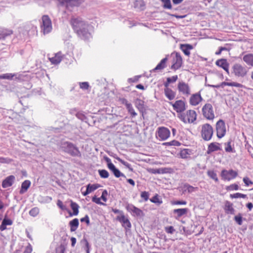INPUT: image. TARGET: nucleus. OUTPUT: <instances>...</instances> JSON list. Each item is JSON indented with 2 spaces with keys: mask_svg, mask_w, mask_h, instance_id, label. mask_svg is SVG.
<instances>
[{
  "mask_svg": "<svg viewBox=\"0 0 253 253\" xmlns=\"http://www.w3.org/2000/svg\"><path fill=\"white\" fill-rule=\"evenodd\" d=\"M117 219L122 223V226L125 228L127 229L131 227L130 222L124 214H122L121 216H118Z\"/></svg>",
  "mask_w": 253,
  "mask_h": 253,
  "instance_id": "15",
  "label": "nucleus"
},
{
  "mask_svg": "<svg viewBox=\"0 0 253 253\" xmlns=\"http://www.w3.org/2000/svg\"><path fill=\"white\" fill-rule=\"evenodd\" d=\"M179 92L183 95L188 96L191 93V89L188 84L180 81L177 84Z\"/></svg>",
  "mask_w": 253,
  "mask_h": 253,
  "instance_id": "8",
  "label": "nucleus"
},
{
  "mask_svg": "<svg viewBox=\"0 0 253 253\" xmlns=\"http://www.w3.org/2000/svg\"><path fill=\"white\" fill-rule=\"evenodd\" d=\"M171 56L172 58L171 68L175 70L178 69L181 67L183 62L180 54L174 52L171 54Z\"/></svg>",
  "mask_w": 253,
  "mask_h": 253,
  "instance_id": "6",
  "label": "nucleus"
},
{
  "mask_svg": "<svg viewBox=\"0 0 253 253\" xmlns=\"http://www.w3.org/2000/svg\"><path fill=\"white\" fill-rule=\"evenodd\" d=\"M132 212L133 213H134L137 216H140L141 215V214L142 213V211L141 210H140L139 209H138L135 207L134 208H133Z\"/></svg>",
  "mask_w": 253,
  "mask_h": 253,
  "instance_id": "57",
  "label": "nucleus"
},
{
  "mask_svg": "<svg viewBox=\"0 0 253 253\" xmlns=\"http://www.w3.org/2000/svg\"><path fill=\"white\" fill-rule=\"evenodd\" d=\"M224 210L227 214H235V210L233 207V204L228 201L225 203Z\"/></svg>",
  "mask_w": 253,
  "mask_h": 253,
  "instance_id": "19",
  "label": "nucleus"
},
{
  "mask_svg": "<svg viewBox=\"0 0 253 253\" xmlns=\"http://www.w3.org/2000/svg\"><path fill=\"white\" fill-rule=\"evenodd\" d=\"M242 216L241 213H239L238 215L234 217L235 221L239 224L241 225L242 224Z\"/></svg>",
  "mask_w": 253,
  "mask_h": 253,
  "instance_id": "46",
  "label": "nucleus"
},
{
  "mask_svg": "<svg viewBox=\"0 0 253 253\" xmlns=\"http://www.w3.org/2000/svg\"><path fill=\"white\" fill-rule=\"evenodd\" d=\"M200 92L193 94L190 97L189 103L192 106L198 105L202 100Z\"/></svg>",
  "mask_w": 253,
  "mask_h": 253,
  "instance_id": "12",
  "label": "nucleus"
},
{
  "mask_svg": "<svg viewBox=\"0 0 253 253\" xmlns=\"http://www.w3.org/2000/svg\"><path fill=\"white\" fill-rule=\"evenodd\" d=\"M99 175L101 178H107L109 177V172L105 169H100L98 170Z\"/></svg>",
  "mask_w": 253,
  "mask_h": 253,
  "instance_id": "39",
  "label": "nucleus"
},
{
  "mask_svg": "<svg viewBox=\"0 0 253 253\" xmlns=\"http://www.w3.org/2000/svg\"><path fill=\"white\" fill-rule=\"evenodd\" d=\"M142 104L143 102L140 100H138L136 102V106L139 111H142V110L143 109Z\"/></svg>",
  "mask_w": 253,
  "mask_h": 253,
  "instance_id": "52",
  "label": "nucleus"
},
{
  "mask_svg": "<svg viewBox=\"0 0 253 253\" xmlns=\"http://www.w3.org/2000/svg\"><path fill=\"white\" fill-rule=\"evenodd\" d=\"M165 231L168 233L173 234L175 232V230L174 229L173 226H170L166 227Z\"/></svg>",
  "mask_w": 253,
  "mask_h": 253,
  "instance_id": "50",
  "label": "nucleus"
},
{
  "mask_svg": "<svg viewBox=\"0 0 253 253\" xmlns=\"http://www.w3.org/2000/svg\"><path fill=\"white\" fill-rule=\"evenodd\" d=\"M218 143L212 142L209 144L208 148L207 153L211 154V152L220 150Z\"/></svg>",
  "mask_w": 253,
  "mask_h": 253,
  "instance_id": "23",
  "label": "nucleus"
},
{
  "mask_svg": "<svg viewBox=\"0 0 253 253\" xmlns=\"http://www.w3.org/2000/svg\"><path fill=\"white\" fill-rule=\"evenodd\" d=\"M101 187L99 184H89L86 186V188L88 189L90 193L97 189L98 188Z\"/></svg>",
  "mask_w": 253,
  "mask_h": 253,
  "instance_id": "36",
  "label": "nucleus"
},
{
  "mask_svg": "<svg viewBox=\"0 0 253 253\" xmlns=\"http://www.w3.org/2000/svg\"><path fill=\"white\" fill-rule=\"evenodd\" d=\"M13 161V160L9 158H4L0 157V163L10 164Z\"/></svg>",
  "mask_w": 253,
  "mask_h": 253,
  "instance_id": "44",
  "label": "nucleus"
},
{
  "mask_svg": "<svg viewBox=\"0 0 253 253\" xmlns=\"http://www.w3.org/2000/svg\"><path fill=\"white\" fill-rule=\"evenodd\" d=\"M12 34V31L8 29H2L0 30V40H3L6 37Z\"/></svg>",
  "mask_w": 253,
  "mask_h": 253,
  "instance_id": "28",
  "label": "nucleus"
},
{
  "mask_svg": "<svg viewBox=\"0 0 253 253\" xmlns=\"http://www.w3.org/2000/svg\"><path fill=\"white\" fill-rule=\"evenodd\" d=\"M108 194V193H107V191L106 190H104L102 193V195L101 196V199L104 201V202H106L107 201V198H106V196Z\"/></svg>",
  "mask_w": 253,
  "mask_h": 253,
  "instance_id": "59",
  "label": "nucleus"
},
{
  "mask_svg": "<svg viewBox=\"0 0 253 253\" xmlns=\"http://www.w3.org/2000/svg\"><path fill=\"white\" fill-rule=\"evenodd\" d=\"M189 154L187 149H184L180 152V156L182 158H187V155Z\"/></svg>",
  "mask_w": 253,
  "mask_h": 253,
  "instance_id": "53",
  "label": "nucleus"
},
{
  "mask_svg": "<svg viewBox=\"0 0 253 253\" xmlns=\"http://www.w3.org/2000/svg\"><path fill=\"white\" fill-rule=\"evenodd\" d=\"M15 180V177L14 175H11L7 176L5 178L2 182V187L5 188L12 186Z\"/></svg>",
  "mask_w": 253,
  "mask_h": 253,
  "instance_id": "14",
  "label": "nucleus"
},
{
  "mask_svg": "<svg viewBox=\"0 0 253 253\" xmlns=\"http://www.w3.org/2000/svg\"><path fill=\"white\" fill-rule=\"evenodd\" d=\"M164 8L171 9V4L170 0H161Z\"/></svg>",
  "mask_w": 253,
  "mask_h": 253,
  "instance_id": "41",
  "label": "nucleus"
},
{
  "mask_svg": "<svg viewBox=\"0 0 253 253\" xmlns=\"http://www.w3.org/2000/svg\"><path fill=\"white\" fill-rule=\"evenodd\" d=\"M212 134L213 128L210 125L206 124L202 126L201 136L204 140H210L211 138Z\"/></svg>",
  "mask_w": 253,
  "mask_h": 253,
  "instance_id": "5",
  "label": "nucleus"
},
{
  "mask_svg": "<svg viewBox=\"0 0 253 253\" xmlns=\"http://www.w3.org/2000/svg\"><path fill=\"white\" fill-rule=\"evenodd\" d=\"M31 185V182L29 180H25L22 183L21 185V188L19 191L20 194H23L29 188Z\"/></svg>",
  "mask_w": 253,
  "mask_h": 253,
  "instance_id": "27",
  "label": "nucleus"
},
{
  "mask_svg": "<svg viewBox=\"0 0 253 253\" xmlns=\"http://www.w3.org/2000/svg\"><path fill=\"white\" fill-rule=\"evenodd\" d=\"M71 207L73 211V214L77 215L79 213V205L76 203L71 202Z\"/></svg>",
  "mask_w": 253,
  "mask_h": 253,
  "instance_id": "35",
  "label": "nucleus"
},
{
  "mask_svg": "<svg viewBox=\"0 0 253 253\" xmlns=\"http://www.w3.org/2000/svg\"><path fill=\"white\" fill-rule=\"evenodd\" d=\"M163 144L169 146H179L180 145V143L176 140H172L169 142L164 143Z\"/></svg>",
  "mask_w": 253,
  "mask_h": 253,
  "instance_id": "49",
  "label": "nucleus"
},
{
  "mask_svg": "<svg viewBox=\"0 0 253 253\" xmlns=\"http://www.w3.org/2000/svg\"><path fill=\"white\" fill-rule=\"evenodd\" d=\"M92 201L93 202L99 205H104V204H103L100 201V199L99 198H97L96 196H94L92 197Z\"/></svg>",
  "mask_w": 253,
  "mask_h": 253,
  "instance_id": "56",
  "label": "nucleus"
},
{
  "mask_svg": "<svg viewBox=\"0 0 253 253\" xmlns=\"http://www.w3.org/2000/svg\"><path fill=\"white\" fill-rule=\"evenodd\" d=\"M109 166V169L113 172V174L116 177L118 178L120 176L126 177L125 175L117 169L114 165H112L110 164Z\"/></svg>",
  "mask_w": 253,
  "mask_h": 253,
  "instance_id": "24",
  "label": "nucleus"
},
{
  "mask_svg": "<svg viewBox=\"0 0 253 253\" xmlns=\"http://www.w3.org/2000/svg\"><path fill=\"white\" fill-rule=\"evenodd\" d=\"M39 213V209L38 208H34L32 209L30 211L29 214L33 216H36Z\"/></svg>",
  "mask_w": 253,
  "mask_h": 253,
  "instance_id": "45",
  "label": "nucleus"
},
{
  "mask_svg": "<svg viewBox=\"0 0 253 253\" xmlns=\"http://www.w3.org/2000/svg\"><path fill=\"white\" fill-rule=\"evenodd\" d=\"M134 7L139 10H142L145 7L144 2L143 0H136L134 2Z\"/></svg>",
  "mask_w": 253,
  "mask_h": 253,
  "instance_id": "30",
  "label": "nucleus"
},
{
  "mask_svg": "<svg viewBox=\"0 0 253 253\" xmlns=\"http://www.w3.org/2000/svg\"><path fill=\"white\" fill-rule=\"evenodd\" d=\"M164 93L165 96L169 100H173L176 95V93L175 91H173L170 88H167L164 89Z\"/></svg>",
  "mask_w": 253,
  "mask_h": 253,
  "instance_id": "21",
  "label": "nucleus"
},
{
  "mask_svg": "<svg viewBox=\"0 0 253 253\" xmlns=\"http://www.w3.org/2000/svg\"><path fill=\"white\" fill-rule=\"evenodd\" d=\"M62 54L61 52H58L55 54L53 57H49V61L52 64H58L62 60Z\"/></svg>",
  "mask_w": 253,
  "mask_h": 253,
  "instance_id": "18",
  "label": "nucleus"
},
{
  "mask_svg": "<svg viewBox=\"0 0 253 253\" xmlns=\"http://www.w3.org/2000/svg\"><path fill=\"white\" fill-rule=\"evenodd\" d=\"M184 188L185 189V190L188 191V193L193 192L198 189L197 187H194L188 184H185L184 185Z\"/></svg>",
  "mask_w": 253,
  "mask_h": 253,
  "instance_id": "40",
  "label": "nucleus"
},
{
  "mask_svg": "<svg viewBox=\"0 0 253 253\" xmlns=\"http://www.w3.org/2000/svg\"><path fill=\"white\" fill-rule=\"evenodd\" d=\"M188 209L187 208L184 209H174L173 211L174 214H176L175 216L176 219H178L181 216L185 215L187 213Z\"/></svg>",
  "mask_w": 253,
  "mask_h": 253,
  "instance_id": "20",
  "label": "nucleus"
},
{
  "mask_svg": "<svg viewBox=\"0 0 253 253\" xmlns=\"http://www.w3.org/2000/svg\"><path fill=\"white\" fill-rule=\"evenodd\" d=\"M71 24L75 32L79 37L84 40H88L91 38L89 32V25L80 17H73Z\"/></svg>",
  "mask_w": 253,
  "mask_h": 253,
  "instance_id": "1",
  "label": "nucleus"
},
{
  "mask_svg": "<svg viewBox=\"0 0 253 253\" xmlns=\"http://www.w3.org/2000/svg\"><path fill=\"white\" fill-rule=\"evenodd\" d=\"M61 5L65 6L67 9H70L72 7L78 5L79 2L77 0H58Z\"/></svg>",
  "mask_w": 253,
  "mask_h": 253,
  "instance_id": "13",
  "label": "nucleus"
},
{
  "mask_svg": "<svg viewBox=\"0 0 253 253\" xmlns=\"http://www.w3.org/2000/svg\"><path fill=\"white\" fill-rule=\"evenodd\" d=\"M120 103L124 104L126 106L127 111H133L132 105L130 103L128 102L125 98H120L119 100Z\"/></svg>",
  "mask_w": 253,
  "mask_h": 253,
  "instance_id": "31",
  "label": "nucleus"
},
{
  "mask_svg": "<svg viewBox=\"0 0 253 253\" xmlns=\"http://www.w3.org/2000/svg\"><path fill=\"white\" fill-rule=\"evenodd\" d=\"M212 109V105L211 104H206L202 108V111H211Z\"/></svg>",
  "mask_w": 253,
  "mask_h": 253,
  "instance_id": "51",
  "label": "nucleus"
},
{
  "mask_svg": "<svg viewBox=\"0 0 253 253\" xmlns=\"http://www.w3.org/2000/svg\"><path fill=\"white\" fill-rule=\"evenodd\" d=\"M230 144V142H228L227 143V146L225 148V150L226 152H230L232 151V148L231 147Z\"/></svg>",
  "mask_w": 253,
  "mask_h": 253,
  "instance_id": "64",
  "label": "nucleus"
},
{
  "mask_svg": "<svg viewBox=\"0 0 253 253\" xmlns=\"http://www.w3.org/2000/svg\"><path fill=\"white\" fill-rule=\"evenodd\" d=\"M239 186L236 184H233L228 186H227L226 189L227 191H232V190H237L239 189Z\"/></svg>",
  "mask_w": 253,
  "mask_h": 253,
  "instance_id": "47",
  "label": "nucleus"
},
{
  "mask_svg": "<svg viewBox=\"0 0 253 253\" xmlns=\"http://www.w3.org/2000/svg\"><path fill=\"white\" fill-rule=\"evenodd\" d=\"M79 222L78 218H75L69 222L70 231L74 232L77 230L79 226Z\"/></svg>",
  "mask_w": 253,
  "mask_h": 253,
  "instance_id": "26",
  "label": "nucleus"
},
{
  "mask_svg": "<svg viewBox=\"0 0 253 253\" xmlns=\"http://www.w3.org/2000/svg\"><path fill=\"white\" fill-rule=\"evenodd\" d=\"M215 64L217 66L223 69L228 74H229V64L225 59H220L217 60Z\"/></svg>",
  "mask_w": 253,
  "mask_h": 253,
  "instance_id": "16",
  "label": "nucleus"
},
{
  "mask_svg": "<svg viewBox=\"0 0 253 253\" xmlns=\"http://www.w3.org/2000/svg\"><path fill=\"white\" fill-rule=\"evenodd\" d=\"M221 86L223 87L224 86H235L237 87H242L243 85L238 83L237 82H223L220 84Z\"/></svg>",
  "mask_w": 253,
  "mask_h": 253,
  "instance_id": "29",
  "label": "nucleus"
},
{
  "mask_svg": "<svg viewBox=\"0 0 253 253\" xmlns=\"http://www.w3.org/2000/svg\"><path fill=\"white\" fill-rule=\"evenodd\" d=\"M172 105L173 109L176 111H184L185 110V102L183 100H177Z\"/></svg>",
  "mask_w": 253,
  "mask_h": 253,
  "instance_id": "17",
  "label": "nucleus"
},
{
  "mask_svg": "<svg viewBox=\"0 0 253 253\" xmlns=\"http://www.w3.org/2000/svg\"><path fill=\"white\" fill-rule=\"evenodd\" d=\"M141 197L145 201H147L149 198V194L148 192L146 191L142 192L141 193Z\"/></svg>",
  "mask_w": 253,
  "mask_h": 253,
  "instance_id": "55",
  "label": "nucleus"
},
{
  "mask_svg": "<svg viewBox=\"0 0 253 253\" xmlns=\"http://www.w3.org/2000/svg\"><path fill=\"white\" fill-rule=\"evenodd\" d=\"M221 175L224 180L229 181L237 176V172L232 169L229 170H223Z\"/></svg>",
  "mask_w": 253,
  "mask_h": 253,
  "instance_id": "10",
  "label": "nucleus"
},
{
  "mask_svg": "<svg viewBox=\"0 0 253 253\" xmlns=\"http://www.w3.org/2000/svg\"><path fill=\"white\" fill-rule=\"evenodd\" d=\"M217 136L221 138L223 137L226 132V128L224 122L220 120L218 121L216 125Z\"/></svg>",
  "mask_w": 253,
  "mask_h": 253,
  "instance_id": "9",
  "label": "nucleus"
},
{
  "mask_svg": "<svg viewBox=\"0 0 253 253\" xmlns=\"http://www.w3.org/2000/svg\"><path fill=\"white\" fill-rule=\"evenodd\" d=\"M81 222H85L87 225H89L90 224L89 217L87 215H86L84 217L81 219Z\"/></svg>",
  "mask_w": 253,
  "mask_h": 253,
  "instance_id": "58",
  "label": "nucleus"
},
{
  "mask_svg": "<svg viewBox=\"0 0 253 253\" xmlns=\"http://www.w3.org/2000/svg\"><path fill=\"white\" fill-rule=\"evenodd\" d=\"M243 60L248 65L253 67V54L249 53L245 55Z\"/></svg>",
  "mask_w": 253,
  "mask_h": 253,
  "instance_id": "25",
  "label": "nucleus"
},
{
  "mask_svg": "<svg viewBox=\"0 0 253 253\" xmlns=\"http://www.w3.org/2000/svg\"><path fill=\"white\" fill-rule=\"evenodd\" d=\"M232 72L237 77H244L247 75L246 68L240 64L236 63L232 67Z\"/></svg>",
  "mask_w": 253,
  "mask_h": 253,
  "instance_id": "7",
  "label": "nucleus"
},
{
  "mask_svg": "<svg viewBox=\"0 0 253 253\" xmlns=\"http://www.w3.org/2000/svg\"><path fill=\"white\" fill-rule=\"evenodd\" d=\"M2 222L3 223V224H5V225H10L12 223V221L11 220L6 218H4Z\"/></svg>",
  "mask_w": 253,
  "mask_h": 253,
  "instance_id": "63",
  "label": "nucleus"
},
{
  "mask_svg": "<svg viewBox=\"0 0 253 253\" xmlns=\"http://www.w3.org/2000/svg\"><path fill=\"white\" fill-rule=\"evenodd\" d=\"M157 135L161 139L165 140L169 137L170 131L169 129L166 127H161L158 128Z\"/></svg>",
  "mask_w": 253,
  "mask_h": 253,
  "instance_id": "11",
  "label": "nucleus"
},
{
  "mask_svg": "<svg viewBox=\"0 0 253 253\" xmlns=\"http://www.w3.org/2000/svg\"><path fill=\"white\" fill-rule=\"evenodd\" d=\"M168 60L167 57L163 58L160 62L153 69V71L159 70L164 69L166 67V64Z\"/></svg>",
  "mask_w": 253,
  "mask_h": 253,
  "instance_id": "32",
  "label": "nucleus"
},
{
  "mask_svg": "<svg viewBox=\"0 0 253 253\" xmlns=\"http://www.w3.org/2000/svg\"><path fill=\"white\" fill-rule=\"evenodd\" d=\"M230 197L231 198H247V195L243 194L240 193H237L233 194H231L230 195Z\"/></svg>",
  "mask_w": 253,
  "mask_h": 253,
  "instance_id": "43",
  "label": "nucleus"
},
{
  "mask_svg": "<svg viewBox=\"0 0 253 253\" xmlns=\"http://www.w3.org/2000/svg\"><path fill=\"white\" fill-rule=\"evenodd\" d=\"M180 49L186 56H189L190 50L193 49V46L189 44H183L180 45Z\"/></svg>",
  "mask_w": 253,
  "mask_h": 253,
  "instance_id": "22",
  "label": "nucleus"
},
{
  "mask_svg": "<svg viewBox=\"0 0 253 253\" xmlns=\"http://www.w3.org/2000/svg\"><path fill=\"white\" fill-rule=\"evenodd\" d=\"M78 84L80 88L83 90H87L90 88L89 84L87 82H79Z\"/></svg>",
  "mask_w": 253,
  "mask_h": 253,
  "instance_id": "33",
  "label": "nucleus"
},
{
  "mask_svg": "<svg viewBox=\"0 0 253 253\" xmlns=\"http://www.w3.org/2000/svg\"><path fill=\"white\" fill-rule=\"evenodd\" d=\"M16 74L12 73H6L0 75V79L12 80V78L16 76Z\"/></svg>",
  "mask_w": 253,
  "mask_h": 253,
  "instance_id": "34",
  "label": "nucleus"
},
{
  "mask_svg": "<svg viewBox=\"0 0 253 253\" xmlns=\"http://www.w3.org/2000/svg\"><path fill=\"white\" fill-rule=\"evenodd\" d=\"M41 32L46 35L50 33L52 30V25L51 19L48 16L44 15L42 16L41 23Z\"/></svg>",
  "mask_w": 253,
  "mask_h": 253,
  "instance_id": "2",
  "label": "nucleus"
},
{
  "mask_svg": "<svg viewBox=\"0 0 253 253\" xmlns=\"http://www.w3.org/2000/svg\"><path fill=\"white\" fill-rule=\"evenodd\" d=\"M150 201L156 204L157 205H160L162 203V201L159 199L158 194H156L153 198L150 199Z\"/></svg>",
  "mask_w": 253,
  "mask_h": 253,
  "instance_id": "37",
  "label": "nucleus"
},
{
  "mask_svg": "<svg viewBox=\"0 0 253 253\" xmlns=\"http://www.w3.org/2000/svg\"><path fill=\"white\" fill-rule=\"evenodd\" d=\"M178 117L185 123H192L196 119V112H177Z\"/></svg>",
  "mask_w": 253,
  "mask_h": 253,
  "instance_id": "4",
  "label": "nucleus"
},
{
  "mask_svg": "<svg viewBox=\"0 0 253 253\" xmlns=\"http://www.w3.org/2000/svg\"><path fill=\"white\" fill-rule=\"evenodd\" d=\"M64 151L73 157H81V153L79 149L73 144L70 142L64 143L62 147Z\"/></svg>",
  "mask_w": 253,
  "mask_h": 253,
  "instance_id": "3",
  "label": "nucleus"
},
{
  "mask_svg": "<svg viewBox=\"0 0 253 253\" xmlns=\"http://www.w3.org/2000/svg\"><path fill=\"white\" fill-rule=\"evenodd\" d=\"M32 252V247L30 244H28V245L26 247L25 250L23 253H31Z\"/></svg>",
  "mask_w": 253,
  "mask_h": 253,
  "instance_id": "60",
  "label": "nucleus"
},
{
  "mask_svg": "<svg viewBox=\"0 0 253 253\" xmlns=\"http://www.w3.org/2000/svg\"><path fill=\"white\" fill-rule=\"evenodd\" d=\"M116 159L119 161L122 164H123L124 166H125L130 171H132L133 169L131 167V165L128 164V163L125 162V161L123 160L119 157H117Z\"/></svg>",
  "mask_w": 253,
  "mask_h": 253,
  "instance_id": "38",
  "label": "nucleus"
},
{
  "mask_svg": "<svg viewBox=\"0 0 253 253\" xmlns=\"http://www.w3.org/2000/svg\"><path fill=\"white\" fill-rule=\"evenodd\" d=\"M140 77H141L140 76H136L134 77L133 78H129L128 79V81L129 83H130V82H132V83L136 82L138 81V80H139V78Z\"/></svg>",
  "mask_w": 253,
  "mask_h": 253,
  "instance_id": "61",
  "label": "nucleus"
},
{
  "mask_svg": "<svg viewBox=\"0 0 253 253\" xmlns=\"http://www.w3.org/2000/svg\"><path fill=\"white\" fill-rule=\"evenodd\" d=\"M203 115L205 118L208 120H212L214 118V115L212 112H203Z\"/></svg>",
  "mask_w": 253,
  "mask_h": 253,
  "instance_id": "42",
  "label": "nucleus"
},
{
  "mask_svg": "<svg viewBox=\"0 0 253 253\" xmlns=\"http://www.w3.org/2000/svg\"><path fill=\"white\" fill-rule=\"evenodd\" d=\"M178 79V77L177 75H175L173 76H172L171 77L168 78L167 79L168 80V81L169 83H172L175 82Z\"/></svg>",
  "mask_w": 253,
  "mask_h": 253,
  "instance_id": "54",
  "label": "nucleus"
},
{
  "mask_svg": "<svg viewBox=\"0 0 253 253\" xmlns=\"http://www.w3.org/2000/svg\"><path fill=\"white\" fill-rule=\"evenodd\" d=\"M208 175L212 179H214L215 181H218V178L217 177L216 174L213 171H209L208 172Z\"/></svg>",
  "mask_w": 253,
  "mask_h": 253,
  "instance_id": "48",
  "label": "nucleus"
},
{
  "mask_svg": "<svg viewBox=\"0 0 253 253\" xmlns=\"http://www.w3.org/2000/svg\"><path fill=\"white\" fill-rule=\"evenodd\" d=\"M243 181L246 186H249L250 184L253 183L252 181L248 177H244L243 178Z\"/></svg>",
  "mask_w": 253,
  "mask_h": 253,
  "instance_id": "62",
  "label": "nucleus"
}]
</instances>
